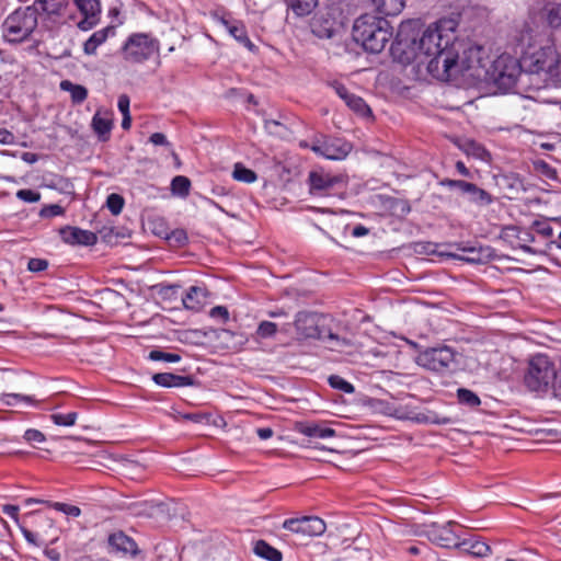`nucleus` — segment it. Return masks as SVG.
<instances>
[{
	"label": "nucleus",
	"mask_w": 561,
	"mask_h": 561,
	"mask_svg": "<svg viewBox=\"0 0 561 561\" xmlns=\"http://www.w3.org/2000/svg\"><path fill=\"white\" fill-rule=\"evenodd\" d=\"M416 27H419L417 21H408L400 24L394 50L401 49L404 54V57L401 58L402 62H410L415 58L423 64L422 57L430 58L427 70L436 78L435 61L438 59L440 61L443 55L447 57V53H453L458 43L455 34L457 23L451 19L439 20L430 25L419 39L412 35Z\"/></svg>",
	"instance_id": "1"
},
{
	"label": "nucleus",
	"mask_w": 561,
	"mask_h": 561,
	"mask_svg": "<svg viewBox=\"0 0 561 561\" xmlns=\"http://www.w3.org/2000/svg\"><path fill=\"white\" fill-rule=\"evenodd\" d=\"M462 44L457 43L453 53H447L434 64V71L436 79L449 80L458 76H467L477 80H484L488 68L485 67L484 59L482 58L483 50L479 46H469L462 48L461 55L459 54Z\"/></svg>",
	"instance_id": "2"
},
{
	"label": "nucleus",
	"mask_w": 561,
	"mask_h": 561,
	"mask_svg": "<svg viewBox=\"0 0 561 561\" xmlns=\"http://www.w3.org/2000/svg\"><path fill=\"white\" fill-rule=\"evenodd\" d=\"M560 65V56L552 46L541 47L533 54L526 55L520 60L524 76L529 77L530 82L537 88L547 87L557 76Z\"/></svg>",
	"instance_id": "3"
},
{
	"label": "nucleus",
	"mask_w": 561,
	"mask_h": 561,
	"mask_svg": "<svg viewBox=\"0 0 561 561\" xmlns=\"http://www.w3.org/2000/svg\"><path fill=\"white\" fill-rule=\"evenodd\" d=\"M391 37L387 20L365 14L353 26V38L370 53H380Z\"/></svg>",
	"instance_id": "4"
},
{
	"label": "nucleus",
	"mask_w": 561,
	"mask_h": 561,
	"mask_svg": "<svg viewBox=\"0 0 561 561\" xmlns=\"http://www.w3.org/2000/svg\"><path fill=\"white\" fill-rule=\"evenodd\" d=\"M559 379V368L543 354H538L529 360L525 375V385L531 391L547 392L549 389L554 394V383Z\"/></svg>",
	"instance_id": "5"
},
{
	"label": "nucleus",
	"mask_w": 561,
	"mask_h": 561,
	"mask_svg": "<svg viewBox=\"0 0 561 561\" xmlns=\"http://www.w3.org/2000/svg\"><path fill=\"white\" fill-rule=\"evenodd\" d=\"M38 9L28 5L18 9L3 22L4 38L11 43H20L26 39L37 26Z\"/></svg>",
	"instance_id": "6"
},
{
	"label": "nucleus",
	"mask_w": 561,
	"mask_h": 561,
	"mask_svg": "<svg viewBox=\"0 0 561 561\" xmlns=\"http://www.w3.org/2000/svg\"><path fill=\"white\" fill-rule=\"evenodd\" d=\"M294 325L300 337L322 340L328 343L332 350H339L350 344L345 337H340L331 331L320 330L318 328V318L316 313L308 311L298 312L296 314Z\"/></svg>",
	"instance_id": "7"
},
{
	"label": "nucleus",
	"mask_w": 561,
	"mask_h": 561,
	"mask_svg": "<svg viewBox=\"0 0 561 561\" xmlns=\"http://www.w3.org/2000/svg\"><path fill=\"white\" fill-rule=\"evenodd\" d=\"M159 41L149 33L130 34L122 47L124 60L130 64H141L158 54Z\"/></svg>",
	"instance_id": "8"
},
{
	"label": "nucleus",
	"mask_w": 561,
	"mask_h": 561,
	"mask_svg": "<svg viewBox=\"0 0 561 561\" xmlns=\"http://www.w3.org/2000/svg\"><path fill=\"white\" fill-rule=\"evenodd\" d=\"M524 71L516 59L502 55L496 58L485 73L484 80L494 82L500 89H511Z\"/></svg>",
	"instance_id": "9"
},
{
	"label": "nucleus",
	"mask_w": 561,
	"mask_h": 561,
	"mask_svg": "<svg viewBox=\"0 0 561 561\" xmlns=\"http://www.w3.org/2000/svg\"><path fill=\"white\" fill-rule=\"evenodd\" d=\"M419 365L437 373H451L457 369V354L448 346L432 347L420 353Z\"/></svg>",
	"instance_id": "10"
},
{
	"label": "nucleus",
	"mask_w": 561,
	"mask_h": 561,
	"mask_svg": "<svg viewBox=\"0 0 561 561\" xmlns=\"http://www.w3.org/2000/svg\"><path fill=\"white\" fill-rule=\"evenodd\" d=\"M283 528L302 538L316 537L325 531V523L317 516H304L286 519L283 523Z\"/></svg>",
	"instance_id": "11"
},
{
	"label": "nucleus",
	"mask_w": 561,
	"mask_h": 561,
	"mask_svg": "<svg viewBox=\"0 0 561 561\" xmlns=\"http://www.w3.org/2000/svg\"><path fill=\"white\" fill-rule=\"evenodd\" d=\"M310 193L316 196L331 195L336 187L344 186L342 175H332L324 171H311L308 176Z\"/></svg>",
	"instance_id": "12"
},
{
	"label": "nucleus",
	"mask_w": 561,
	"mask_h": 561,
	"mask_svg": "<svg viewBox=\"0 0 561 561\" xmlns=\"http://www.w3.org/2000/svg\"><path fill=\"white\" fill-rule=\"evenodd\" d=\"M455 528L462 530V528L454 522H448L445 525L433 524L427 528L426 535L432 542L440 547L455 548L459 545L460 537V534H458Z\"/></svg>",
	"instance_id": "13"
},
{
	"label": "nucleus",
	"mask_w": 561,
	"mask_h": 561,
	"mask_svg": "<svg viewBox=\"0 0 561 561\" xmlns=\"http://www.w3.org/2000/svg\"><path fill=\"white\" fill-rule=\"evenodd\" d=\"M311 150L330 160H342L351 152L352 146L339 138H325L313 141Z\"/></svg>",
	"instance_id": "14"
},
{
	"label": "nucleus",
	"mask_w": 561,
	"mask_h": 561,
	"mask_svg": "<svg viewBox=\"0 0 561 561\" xmlns=\"http://www.w3.org/2000/svg\"><path fill=\"white\" fill-rule=\"evenodd\" d=\"M75 4L83 15V19L78 23L81 31H89L93 28L99 22L101 13V4L99 0H75Z\"/></svg>",
	"instance_id": "15"
},
{
	"label": "nucleus",
	"mask_w": 561,
	"mask_h": 561,
	"mask_svg": "<svg viewBox=\"0 0 561 561\" xmlns=\"http://www.w3.org/2000/svg\"><path fill=\"white\" fill-rule=\"evenodd\" d=\"M61 239L69 244L93 245L98 241L94 232L77 227H65L60 229Z\"/></svg>",
	"instance_id": "16"
},
{
	"label": "nucleus",
	"mask_w": 561,
	"mask_h": 561,
	"mask_svg": "<svg viewBox=\"0 0 561 561\" xmlns=\"http://www.w3.org/2000/svg\"><path fill=\"white\" fill-rule=\"evenodd\" d=\"M458 543L459 545L455 548L459 549L462 553L470 554L476 558H483L491 553L490 546L476 537L461 539L460 536Z\"/></svg>",
	"instance_id": "17"
},
{
	"label": "nucleus",
	"mask_w": 561,
	"mask_h": 561,
	"mask_svg": "<svg viewBox=\"0 0 561 561\" xmlns=\"http://www.w3.org/2000/svg\"><path fill=\"white\" fill-rule=\"evenodd\" d=\"M108 546L112 551L122 552L124 554L135 556L138 552L137 543L133 538L125 535L123 531H116L110 535Z\"/></svg>",
	"instance_id": "18"
},
{
	"label": "nucleus",
	"mask_w": 561,
	"mask_h": 561,
	"mask_svg": "<svg viewBox=\"0 0 561 561\" xmlns=\"http://www.w3.org/2000/svg\"><path fill=\"white\" fill-rule=\"evenodd\" d=\"M466 255L458 256L470 263H485L494 256V251L491 247H458Z\"/></svg>",
	"instance_id": "19"
},
{
	"label": "nucleus",
	"mask_w": 561,
	"mask_h": 561,
	"mask_svg": "<svg viewBox=\"0 0 561 561\" xmlns=\"http://www.w3.org/2000/svg\"><path fill=\"white\" fill-rule=\"evenodd\" d=\"M152 380L161 387L165 388H180L193 385V379L190 376L175 375L172 373L154 374Z\"/></svg>",
	"instance_id": "20"
},
{
	"label": "nucleus",
	"mask_w": 561,
	"mask_h": 561,
	"mask_svg": "<svg viewBox=\"0 0 561 561\" xmlns=\"http://www.w3.org/2000/svg\"><path fill=\"white\" fill-rule=\"evenodd\" d=\"M113 126L112 114L98 111L92 118V127L101 140H106Z\"/></svg>",
	"instance_id": "21"
},
{
	"label": "nucleus",
	"mask_w": 561,
	"mask_h": 561,
	"mask_svg": "<svg viewBox=\"0 0 561 561\" xmlns=\"http://www.w3.org/2000/svg\"><path fill=\"white\" fill-rule=\"evenodd\" d=\"M182 301L186 309L199 311L206 301V289L198 286H192L183 297Z\"/></svg>",
	"instance_id": "22"
},
{
	"label": "nucleus",
	"mask_w": 561,
	"mask_h": 561,
	"mask_svg": "<svg viewBox=\"0 0 561 561\" xmlns=\"http://www.w3.org/2000/svg\"><path fill=\"white\" fill-rule=\"evenodd\" d=\"M115 30L113 26H106L102 30L94 32L83 44V51L87 55H94L99 46H101L108 38L110 34L114 35Z\"/></svg>",
	"instance_id": "23"
},
{
	"label": "nucleus",
	"mask_w": 561,
	"mask_h": 561,
	"mask_svg": "<svg viewBox=\"0 0 561 561\" xmlns=\"http://www.w3.org/2000/svg\"><path fill=\"white\" fill-rule=\"evenodd\" d=\"M32 7H36L47 15L60 16L65 13L68 7V0H36Z\"/></svg>",
	"instance_id": "24"
},
{
	"label": "nucleus",
	"mask_w": 561,
	"mask_h": 561,
	"mask_svg": "<svg viewBox=\"0 0 561 561\" xmlns=\"http://www.w3.org/2000/svg\"><path fill=\"white\" fill-rule=\"evenodd\" d=\"M297 431L309 437L329 438L335 436V431L330 427H323L317 423H300Z\"/></svg>",
	"instance_id": "25"
},
{
	"label": "nucleus",
	"mask_w": 561,
	"mask_h": 561,
	"mask_svg": "<svg viewBox=\"0 0 561 561\" xmlns=\"http://www.w3.org/2000/svg\"><path fill=\"white\" fill-rule=\"evenodd\" d=\"M375 9L383 15H397L404 8L405 0H371Z\"/></svg>",
	"instance_id": "26"
},
{
	"label": "nucleus",
	"mask_w": 561,
	"mask_h": 561,
	"mask_svg": "<svg viewBox=\"0 0 561 561\" xmlns=\"http://www.w3.org/2000/svg\"><path fill=\"white\" fill-rule=\"evenodd\" d=\"M62 91H67L71 95V101L75 104H81L88 96V90L83 85L75 84L69 80H62L59 84Z\"/></svg>",
	"instance_id": "27"
},
{
	"label": "nucleus",
	"mask_w": 561,
	"mask_h": 561,
	"mask_svg": "<svg viewBox=\"0 0 561 561\" xmlns=\"http://www.w3.org/2000/svg\"><path fill=\"white\" fill-rule=\"evenodd\" d=\"M225 25H226L229 34L233 38H236L239 43L244 45L248 49H250V50L254 49L255 46L250 41L247 30L242 23L238 22V23L229 24L228 22H225Z\"/></svg>",
	"instance_id": "28"
},
{
	"label": "nucleus",
	"mask_w": 561,
	"mask_h": 561,
	"mask_svg": "<svg viewBox=\"0 0 561 561\" xmlns=\"http://www.w3.org/2000/svg\"><path fill=\"white\" fill-rule=\"evenodd\" d=\"M254 552L261 558L268 561H282V552L274 547L270 546L264 540H259L254 545Z\"/></svg>",
	"instance_id": "29"
},
{
	"label": "nucleus",
	"mask_w": 561,
	"mask_h": 561,
	"mask_svg": "<svg viewBox=\"0 0 561 561\" xmlns=\"http://www.w3.org/2000/svg\"><path fill=\"white\" fill-rule=\"evenodd\" d=\"M286 4L298 16H305L317 7L318 0H285Z\"/></svg>",
	"instance_id": "30"
},
{
	"label": "nucleus",
	"mask_w": 561,
	"mask_h": 561,
	"mask_svg": "<svg viewBox=\"0 0 561 561\" xmlns=\"http://www.w3.org/2000/svg\"><path fill=\"white\" fill-rule=\"evenodd\" d=\"M33 503H46L48 506L54 507L56 511L62 512L64 514L72 517H78L81 514V510L76 505L59 502H44L32 497L25 500L26 505H31Z\"/></svg>",
	"instance_id": "31"
},
{
	"label": "nucleus",
	"mask_w": 561,
	"mask_h": 561,
	"mask_svg": "<svg viewBox=\"0 0 561 561\" xmlns=\"http://www.w3.org/2000/svg\"><path fill=\"white\" fill-rule=\"evenodd\" d=\"M33 516L36 518V523L39 527L44 528L41 530L44 537L50 538L55 541L58 538L57 528L55 527L54 520L45 515L34 513Z\"/></svg>",
	"instance_id": "32"
},
{
	"label": "nucleus",
	"mask_w": 561,
	"mask_h": 561,
	"mask_svg": "<svg viewBox=\"0 0 561 561\" xmlns=\"http://www.w3.org/2000/svg\"><path fill=\"white\" fill-rule=\"evenodd\" d=\"M345 104L357 115L363 117H369L371 115L370 107L366 102L358 95L352 93Z\"/></svg>",
	"instance_id": "33"
},
{
	"label": "nucleus",
	"mask_w": 561,
	"mask_h": 561,
	"mask_svg": "<svg viewBox=\"0 0 561 561\" xmlns=\"http://www.w3.org/2000/svg\"><path fill=\"white\" fill-rule=\"evenodd\" d=\"M18 402H25L27 404L36 405L38 401L32 396L21 393H1L0 403L5 407L15 405Z\"/></svg>",
	"instance_id": "34"
},
{
	"label": "nucleus",
	"mask_w": 561,
	"mask_h": 561,
	"mask_svg": "<svg viewBox=\"0 0 561 561\" xmlns=\"http://www.w3.org/2000/svg\"><path fill=\"white\" fill-rule=\"evenodd\" d=\"M467 194L470 196V202L479 206H486L493 202V197L490 193H488L483 188L478 187L473 183Z\"/></svg>",
	"instance_id": "35"
},
{
	"label": "nucleus",
	"mask_w": 561,
	"mask_h": 561,
	"mask_svg": "<svg viewBox=\"0 0 561 561\" xmlns=\"http://www.w3.org/2000/svg\"><path fill=\"white\" fill-rule=\"evenodd\" d=\"M545 16L551 27H561V3L548 4L545 8Z\"/></svg>",
	"instance_id": "36"
},
{
	"label": "nucleus",
	"mask_w": 561,
	"mask_h": 561,
	"mask_svg": "<svg viewBox=\"0 0 561 561\" xmlns=\"http://www.w3.org/2000/svg\"><path fill=\"white\" fill-rule=\"evenodd\" d=\"M191 181L184 175H176L171 182V191L174 195L186 197L190 194Z\"/></svg>",
	"instance_id": "37"
},
{
	"label": "nucleus",
	"mask_w": 561,
	"mask_h": 561,
	"mask_svg": "<svg viewBox=\"0 0 561 561\" xmlns=\"http://www.w3.org/2000/svg\"><path fill=\"white\" fill-rule=\"evenodd\" d=\"M551 221L559 222L558 218L551 219H538L531 224V229L535 230L538 234H540L545 239H549L553 236V228L551 227Z\"/></svg>",
	"instance_id": "38"
},
{
	"label": "nucleus",
	"mask_w": 561,
	"mask_h": 561,
	"mask_svg": "<svg viewBox=\"0 0 561 561\" xmlns=\"http://www.w3.org/2000/svg\"><path fill=\"white\" fill-rule=\"evenodd\" d=\"M232 176L234 180L244 182V183H253L256 181V173L251 169L243 167L241 163H237L234 165V170L232 172Z\"/></svg>",
	"instance_id": "39"
},
{
	"label": "nucleus",
	"mask_w": 561,
	"mask_h": 561,
	"mask_svg": "<svg viewBox=\"0 0 561 561\" xmlns=\"http://www.w3.org/2000/svg\"><path fill=\"white\" fill-rule=\"evenodd\" d=\"M277 333V324L271 321H262L255 331L257 339H271Z\"/></svg>",
	"instance_id": "40"
},
{
	"label": "nucleus",
	"mask_w": 561,
	"mask_h": 561,
	"mask_svg": "<svg viewBox=\"0 0 561 561\" xmlns=\"http://www.w3.org/2000/svg\"><path fill=\"white\" fill-rule=\"evenodd\" d=\"M457 397L460 403L469 405L471 408L478 407L481 401L479 397L469 389L460 388L457 391Z\"/></svg>",
	"instance_id": "41"
},
{
	"label": "nucleus",
	"mask_w": 561,
	"mask_h": 561,
	"mask_svg": "<svg viewBox=\"0 0 561 561\" xmlns=\"http://www.w3.org/2000/svg\"><path fill=\"white\" fill-rule=\"evenodd\" d=\"M329 383L332 388L341 390L345 393H353L355 391L354 386L337 375L329 377Z\"/></svg>",
	"instance_id": "42"
},
{
	"label": "nucleus",
	"mask_w": 561,
	"mask_h": 561,
	"mask_svg": "<svg viewBox=\"0 0 561 561\" xmlns=\"http://www.w3.org/2000/svg\"><path fill=\"white\" fill-rule=\"evenodd\" d=\"M125 201L116 193L110 194L106 199V206L113 215H119L123 210Z\"/></svg>",
	"instance_id": "43"
},
{
	"label": "nucleus",
	"mask_w": 561,
	"mask_h": 561,
	"mask_svg": "<svg viewBox=\"0 0 561 561\" xmlns=\"http://www.w3.org/2000/svg\"><path fill=\"white\" fill-rule=\"evenodd\" d=\"M148 358L151 360H163L168 363H178L181 360V356L179 354L167 353L160 350H152L149 353Z\"/></svg>",
	"instance_id": "44"
},
{
	"label": "nucleus",
	"mask_w": 561,
	"mask_h": 561,
	"mask_svg": "<svg viewBox=\"0 0 561 561\" xmlns=\"http://www.w3.org/2000/svg\"><path fill=\"white\" fill-rule=\"evenodd\" d=\"M77 417H78V414L76 412H70V413H67V414L55 413V414L50 415L51 421L56 425H60V426H72V425H75V423L77 421Z\"/></svg>",
	"instance_id": "45"
},
{
	"label": "nucleus",
	"mask_w": 561,
	"mask_h": 561,
	"mask_svg": "<svg viewBox=\"0 0 561 561\" xmlns=\"http://www.w3.org/2000/svg\"><path fill=\"white\" fill-rule=\"evenodd\" d=\"M389 208L394 216L402 217L410 211L409 204L403 199L392 198L389 201Z\"/></svg>",
	"instance_id": "46"
},
{
	"label": "nucleus",
	"mask_w": 561,
	"mask_h": 561,
	"mask_svg": "<svg viewBox=\"0 0 561 561\" xmlns=\"http://www.w3.org/2000/svg\"><path fill=\"white\" fill-rule=\"evenodd\" d=\"M534 168L537 172H539L541 175L550 179L556 180L557 179V170L552 168L549 163H547L543 160H537L534 162Z\"/></svg>",
	"instance_id": "47"
},
{
	"label": "nucleus",
	"mask_w": 561,
	"mask_h": 561,
	"mask_svg": "<svg viewBox=\"0 0 561 561\" xmlns=\"http://www.w3.org/2000/svg\"><path fill=\"white\" fill-rule=\"evenodd\" d=\"M440 185L447 186L449 188H458L463 194H467L472 183L462 180L444 179L440 181Z\"/></svg>",
	"instance_id": "48"
},
{
	"label": "nucleus",
	"mask_w": 561,
	"mask_h": 561,
	"mask_svg": "<svg viewBox=\"0 0 561 561\" xmlns=\"http://www.w3.org/2000/svg\"><path fill=\"white\" fill-rule=\"evenodd\" d=\"M65 213V209L58 205V204H50V205H46L44 206L41 211H39V216L42 218H51V217H55V216H61L64 215Z\"/></svg>",
	"instance_id": "49"
},
{
	"label": "nucleus",
	"mask_w": 561,
	"mask_h": 561,
	"mask_svg": "<svg viewBox=\"0 0 561 561\" xmlns=\"http://www.w3.org/2000/svg\"><path fill=\"white\" fill-rule=\"evenodd\" d=\"M16 197L26 203H35L41 199V194L33 190L23 188L16 192Z\"/></svg>",
	"instance_id": "50"
},
{
	"label": "nucleus",
	"mask_w": 561,
	"mask_h": 561,
	"mask_svg": "<svg viewBox=\"0 0 561 561\" xmlns=\"http://www.w3.org/2000/svg\"><path fill=\"white\" fill-rule=\"evenodd\" d=\"M48 267V262L44 259L33 257L27 263V270L30 272H42Z\"/></svg>",
	"instance_id": "51"
},
{
	"label": "nucleus",
	"mask_w": 561,
	"mask_h": 561,
	"mask_svg": "<svg viewBox=\"0 0 561 561\" xmlns=\"http://www.w3.org/2000/svg\"><path fill=\"white\" fill-rule=\"evenodd\" d=\"M24 438L28 443L39 444L45 440V435L38 430L30 428L24 433Z\"/></svg>",
	"instance_id": "52"
},
{
	"label": "nucleus",
	"mask_w": 561,
	"mask_h": 561,
	"mask_svg": "<svg viewBox=\"0 0 561 561\" xmlns=\"http://www.w3.org/2000/svg\"><path fill=\"white\" fill-rule=\"evenodd\" d=\"M22 533L24 538L31 543L41 545L43 542L44 536L41 530L33 533L26 528H22Z\"/></svg>",
	"instance_id": "53"
},
{
	"label": "nucleus",
	"mask_w": 561,
	"mask_h": 561,
	"mask_svg": "<svg viewBox=\"0 0 561 561\" xmlns=\"http://www.w3.org/2000/svg\"><path fill=\"white\" fill-rule=\"evenodd\" d=\"M167 239L178 244H184L187 241V234L183 229H176L170 236H167Z\"/></svg>",
	"instance_id": "54"
},
{
	"label": "nucleus",
	"mask_w": 561,
	"mask_h": 561,
	"mask_svg": "<svg viewBox=\"0 0 561 561\" xmlns=\"http://www.w3.org/2000/svg\"><path fill=\"white\" fill-rule=\"evenodd\" d=\"M331 87H332V89L335 91V93H336V94H337V95H339V96H340L344 102H346V101H347V99L350 98V95L352 94V93L347 90V88H346L344 84L340 83V82H336V81H335V82H333V83L331 84Z\"/></svg>",
	"instance_id": "55"
},
{
	"label": "nucleus",
	"mask_w": 561,
	"mask_h": 561,
	"mask_svg": "<svg viewBox=\"0 0 561 561\" xmlns=\"http://www.w3.org/2000/svg\"><path fill=\"white\" fill-rule=\"evenodd\" d=\"M149 140L154 146H167V147L170 146V142L168 141L165 135L162 133H153L150 136Z\"/></svg>",
	"instance_id": "56"
},
{
	"label": "nucleus",
	"mask_w": 561,
	"mask_h": 561,
	"mask_svg": "<svg viewBox=\"0 0 561 561\" xmlns=\"http://www.w3.org/2000/svg\"><path fill=\"white\" fill-rule=\"evenodd\" d=\"M210 316L213 318H220L224 321H227L229 318V312L226 307L216 306L210 310Z\"/></svg>",
	"instance_id": "57"
},
{
	"label": "nucleus",
	"mask_w": 561,
	"mask_h": 561,
	"mask_svg": "<svg viewBox=\"0 0 561 561\" xmlns=\"http://www.w3.org/2000/svg\"><path fill=\"white\" fill-rule=\"evenodd\" d=\"M129 98L126 94H122L118 98L117 106L122 114H129Z\"/></svg>",
	"instance_id": "58"
},
{
	"label": "nucleus",
	"mask_w": 561,
	"mask_h": 561,
	"mask_svg": "<svg viewBox=\"0 0 561 561\" xmlns=\"http://www.w3.org/2000/svg\"><path fill=\"white\" fill-rule=\"evenodd\" d=\"M13 142H14V135L11 131L1 128L0 129V144L12 145Z\"/></svg>",
	"instance_id": "59"
},
{
	"label": "nucleus",
	"mask_w": 561,
	"mask_h": 561,
	"mask_svg": "<svg viewBox=\"0 0 561 561\" xmlns=\"http://www.w3.org/2000/svg\"><path fill=\"white\" fill-rule=\"evenodd\" d=\"M312 31L316 35H318L319 37H327V38H330L333 36V30L330 28V27H324L323 30H318L317 28V24L313 23L312 25Z\"/></svg>",
	"instance_id": "60"
},
{
	"label": "nucleus",
	"mask_w": 561,
	"mask_h": 561,
	"mask_svg": "<svg viewBox=\"0 0 561 561\" xmlns=\"http://www.w3.org/2000/svg\"><path fill=\"white\" fill-rule=\"evenodd\" d=\"M2 512L12 517L13 519L18 520V515H19V507L15 506V505H4L3 508H2Z\"/></svg>",
	"instance_id": "61"
},
{
	"label": "nucleus",
	"mask_w": 561,
	"mask_h": 561,
	"mask_svg": "<svg viewBox=\"0 0 561 561\" xmlns=\"http://www.w3.org/2000/svg\"><path fill=\"white\" fill-rule=\"evenodd\" d=\"M467 146L468 150H470L477 157H481V153L484 152V149L474 141H469Z\"/></svg>",
	"instance_id": "62"
},
{
	"label": "nucleus",
	"mask_w": 561,
	"mask_h": 561,
	"mask_svg": "<svg viewBox=\"0 0 561 561\" xmlns=\"http://www.w3.org/2000/svg\"><path fill=\"white\" fill-rule=\"evenodd\" d=\"M256 433L261 439H268L273 436V430L270 427L257 428Z\"/></svg>",
	"instance_id": "63"
},
{
	"label": "nucleus",
	"mask_w": 561,
	"mask_h": 561,
	"mask_svg": "<svg viewBox=\"0 0 561 561\" xmlns=\"http://www.w3.org/2000/svg\"><path fill=\"white\" fill-rule=\"evenodd\" d=\"M554 397L561 399V366L559 367V379L554 383Z\"/></svg>",
	"instance_id": "64"
}]
</instances>
